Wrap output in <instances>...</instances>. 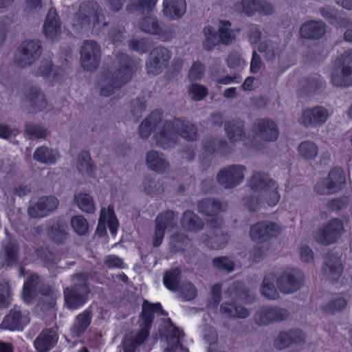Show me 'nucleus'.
Returning a JSON list of instances; mask_svg holds the SVG:
<instances>
[{
	"label": "nucleus",
	"mask_w": 352,
	"mask_h": 352,
	"mask_svg": "<svg viewBox=\"0 0 352 352\" xmlns=\"http://www.w3.org/2000/svg\"><path fill=\"white\" fill-rule=\"evenodd\" d=\"M245 171L246 168L243 165H229L218 172L217 181L225 188H234L242 183Z\"/></svg>",
	"instance_id": "obj_9"
},
{
	"label": "nucleus",
	"mask_w": 352,
	"mask_h": 352,
	"mask_svg": "<svg viewBox=\"0 0 352 352\" xmlns=\"http://www.w3.org/2000/svg\"><path fill=\"white\" fill-rule=\"evenodd\" d=\"M58 204L59 201L55 197H42L34 205L28 207V213L32 218H43L54 211Z\"/></svg>",
	"instance_id": "obj_19"
},
{
	"label": "nucleus",
	"mask_w": 352,
	"mask_h": 352,
	"mask_svg": "<svg viewBox=\"0 0 352 352\" xmlns=\"http://www.w3.org/2000/svg\"><path fill=\"white\" fill-rule=\"evenodd\" d=\"M248 290L244 283L240 280L234 281L226 289V293L237 298L243 299L248 296Z\"/></svg>",
	"instance_id": "obj_58"
},
{
	"label": "nucleus",
	"mask_w": 352,
	"mask_h": 352,
	"mask_svg": "<svg viewBox=\"0 0 352 352\" xmlns=\"http://www.w3.org/2000/svg\"><path fill=\"white\" fill-rule=\"evenodd\" d=\"M155 314L166 316L165 311L160 302H150L144 299L142 304V311L139 315L140 328L150 333L155 320Z\"/></svg>",
	"instance_id": "obj_13"
},
{
	"label": "nucleus",
	"mask_w": 352,
	"mask_h": 352,
	"mask_svg": "<svg viewBox=\"0 0 352 352\" xmlns=\"http://www.w3.org/2000/svg\"><path fill=\"white\" fill-rule=\"evenodd\" d=\"M204 241L206 246L212 250H221L226 245L228 241V236L221 230H214L210 235H206Z\"/></svg>",
	"instance_id": "obj_48"
},
{
	"label": "nucleus",
	"mask_w": 352,
	"mask_h": 352,
	"mask_svg": "<svg viewBox=\"0 0 352 352\" xmlns=\"http://www.w3.org/2000/svg\"><path fill=\"white\" fill-rule=\"evenodd\" d=\"M329 118L328 110L322 106H315L303 111L300 123L307 128H317L322 126Z\"/></svg>",
	"instance_id": "obj_17"
},
{
	"label": "nucleus",
	"mask_w": 352,
	"mask_h": 352,
	"mask_svg": "<svg viewBox=\"0 0 352 352\" xmlns=\"http://www.w3.org/2000/svg\"><path fill=\"white\" fill-rule=\"evenodd\" d=\"M203 158L202 163H207V166H209L214 154L217 153V140L214 138H210L203 141Z\"/></svg>",
	"instance_id": "obj_56"
},
{
	"label": "nucleus",
	"mask_w": 352,
	"mask_h": 352,
	"mask_svg": "<svg viewBox=\"0 0 352 352\" xmlns=\"http://www.w3.org/2000/svg\"><path fill=\"white\" fill-rule=\"evenodd\" d=\"M41 284V277L36 273L29 275L25 280L22 289V298L26 303L32 302L38 295Z\"/></svg>",
	"instance_id": "obj_29"
},
{
	"label": "nucleus",
	"mask_w": 352,
	"mask_h": 352,
	"mask_svg": "<svg viewBox=\"0 0 352 352\" xmlns=\"http://www.w3.org/2000/svg\"><path fill=\"white\" fill-rule=\"evenodd\" d=\"M64 73L65 71L60 67H57L54 69L52 62L47 61L40 65L35 72V75L45 78H48L52 75V81L59 82L63 80Z\"/></svg>",
	"instance_id": "obj_45"
},
{
	"label": "nucleus",
	"mask_w": 352,
	"mask_h": 352,
	"mask_svg": "<svg viewBox=\"0 0 352 352\" xmlns=\"http://www.w3.org/2000/svg\"><path fill=\"white\" fill-rule=\"evenodd\" d=\"M2 250L5 253V261L7 265L12 266L15 265L18 261L20 251V245L18 241L15 239H10L3 244Z\"/></svg>",
	"instance_id": "obj_47"
},
{
	"label": "nucleus",
	"mask_w": 352,
	"mask_h": 352,
	"mask_svg": "<svg viewBox=\"0 0 352 352\" xmlns=\"http://www.w3.org/2000/svg\"><path fill=\"white\" fill-rule=\"evenodd\" d=\"M306 343L305 333L299 329H291L287 331H281L274 340V346L278 350L292 346L296 351H300Z\"/></svg>",
	"instance_id": "obj_12"
},
{
	"label": "nucleus",
	"mask_w": 352,
	"mask_h": 352,
	"mask_svg": "<svg viewBox=\"0 0 352 352\" xmlns=\"http://www.w3.org/2000/svg\"><path fill=\"white\" fill-rule=\"evenodd\" d=\"M107 221L108 227L111 234H116L118 232L119 223L116 216L113 206H109L107 209L102 208L98 219V230L100 229L103 224V230L106 232L105 223Z\"/></svg>",
	"instance_id": "obj_39"
},
{
	"label": "nucleus",
	"mask_w": 352,
	"mask_h": 352,
	"mask_svg": "<svg viewBox=\"0 0 352 352\" xmlns=\"http://www.w3.org/2000/svg\"><path fill=\"white\" fill-rule=\"evenodd\" d=\"M280 233V228L277 223L268 221H258L250 227V235L252 241L256 243H263L272 237L277 236Z\"/></svg>",
	"instance_id": "obj_15"
},
{
	"label": "nucleus",
	"mask_w": 352,
	"mask_h": 352,
	"mask_svg": "<svg viewBox=\"0 0 352 352\" xmlns=\"http://www.w3.org/2000/svg\"><path fill=\"white\" fill-rule=\"evenodd\" d=\"M325 261L322 266V271L327 272L329 270V278L332 283H337L343 272L342 264L340 258L334 256L331 252H327L325 257Z\"/></svg>",
	"instance_id": "obj_31"
},
{
	"label": "nucleus",
	"mask_w": 352,
	"mask_h": 352,
	"mask_svg": "<svg viewBox=\"0 0 352 352\" xmlns=\"http://www.w3.org/2000/svg\"><path fill=\"white\" fill-rule=\"evenodd\" d=\"M129 48L140 54L148 52L153 47L152 40L149 38H141L140 39H131L128 42Z\"/></svg>",
	"instance_id": "obj_57"
},
{
	"label": "nucleus",
	"mask_w": 352,
	"mask_h": 352,
	"mask_svg": "<svg viewBox=\"0 0 352 352\" xmlns=\"http://www.w3.org/2000/svg\"><path fill=\"white\" fill-rule=\"evenodd\" d=\"M78 208L83 212L87 213L94 212L96 208L92 197L87 193H78L74 197Z\"/></svg>",
	"instance_id": "obj_55"
},
{
	"label": "nucleus",
	"mask_w": 352,
	"mask_h": 352,
	"mask_svg": "<svg viewBox=\"0 0 352 352\" xmlns=\"http://www.w3.org/2000/svg\"><path fill=\"white\" fill-rule=\"evenodd\" d=\"M163 113L160 110H153L140 123L138 133L141 138L147 139L151 132L156 129L162 120Z\"/></svg>",
	"instance_id": "obj_32"
},
{
	"label": "nucleus",
	"mask_w": 352,
	"mask_h": 352,
	"mask_svg": "<svg viewBox=\"0 0 352 352\" xmlns=\"http://www.w3.org/2000/svg\"><path fill=\"white\" fill-rule=\"evenodd\" d=\"M346 184V176L341 167H333L326 177L320 179L314 186V191L320 195H330L339 192Z\"/></svg>",
	"instance_id": "obj_5"
},
{
	"label": "nucleus",
	"mask_w": 352,
	"mask_h": 352,
	"mask_svg": "<svg viewBox=\"0 0 352 352\" xmlns=\"http://www.w3.org/2000/svg\"><path fill=\"white\" fill-rule=\"evenodd\" d=\"M24 131L30 139L45 138L47 135V130L38 124L27 122L24 125Z\"/></svg>",
	"instance_id": "obj_54"
},
{
	"label": "nucleus",
	"mask_w": 352,
	"mask_h": 352,
	"mask_svg": "<svg viewBox=\"0 0 352 352\" xmlns=\"http://www.w3.org/2000/svg\"><path fill=\"white\" fill-rule=\"evenodd\" d=\"M303 87L302 91L305 92L307 97L315 94L318 91L324 87L325 81L318 74H311L302 79Z\"/></svg>",
	"instance_id": "obj_44"
},
{
	"label": "nucleus",
	"mask_w": 352,
	"mask_h": 352,
	"mask_svg": "<svg viewBox=\"0 0 352 352\" xmlns=\"http://www.w3.org/2000/svg\"><path fill=\"white\" fill-rule=\"evenodd\" d=\"M162 153L151 150L146 154V162L148 168L156 173H164L168 168V162L162 157Z\"/></svg>",
	"instance_id": "obj_43"
},
{
	"label": "nucleus",
	"mask_w": 352,
	"mask_h": 352,
	"mask_svg": "<svg viewBox=\"0 0 352 352\" xmlns=\"http://www.w3.org/2000/svg\"><path fill=\"white\" fill-rule=\"evenodd\" d=\"M71 226L79 236H85L89 233V223L82 215H76L71 219Z\"/></svg>",
	"instance_id": "obj_59"
},
{
	"label": "nucleus",
	"mask_w": 352,
	"mask_h": 352,
	"mask_svg": "<svg viewBox=\"0 0 352 352\" xmlns=\"http://www.w3.org/2000/svg\"><path fill=\"white\" fill-rule=\"evenodd\" d=\"M181 270L176 267L166 271L163 277L164 287L171 292L179 289Z\"/></svg>",
	"instance_id": "obj_50"
},
{
	"label": "nucleus",
	"mask_w": 352,
	"mask_h": 352,
	"mask_svg": "<svg viewBox=\"0 0 352 352\" xmlns=\"http://www.w3.org/2000/svg\"><path fill=\"white\" fill-rule=\"evenodd\" d=\"M186 0H164L163 13L170 20L180 19L186 12Z\"/></svg>",
	"instance_id": "obj_35"
},
{
	"label": "nucleus",
	"mask_w": 352,
	"mask_h": 352,
	"mask_svg": "<svg viewBox=\"0 0 352 352\" xmlns=\"http://www.w3.org/2000/svg\"><path fill=\"white\" fill-rule=\"evenodd\" d=\"M274 280V274H267L263 278L261 292L267 298L275 300L279 298V293L275 287Z\"/></svg>",
	"instance_id": "obj_52"
},
{
	"label": "nucleus",
	"mask_w": 352,
	"mask_h": 352,
	"mask_svg": "<svg viewBox=\"0 0 352 352\" xmlns=\"http://www.w3.org/2000/svg\"><path fill=\"white\" fill-rule=\"evenodd\" d=\"M91 290L87 283L75 284L64 289L65 303L70 309H78L87 301Z\"/></svg>",
	"instance_id": "obj_11"
},
{
	"label": "nucleus",
	"mask_w": 352,
	"mask_h": 352,
	"mask_svg": "<svg viewBox=\"0 0 352 352\" xmlns=\"http://www.w3.org/2000/svg\"><path fill=\"white\" fill-rule=\"evenodd\" d=\"M139 28L144 32L157 35L165 40L171 38L173 34L171 30L163 29L155 19L149 16H145L140 21Z\"/></svg>",
	"instance_id": "obj_30"
},
{
	"label": "nucleus",
	"mask_w": 352,
	"mask_h": 352,
	"mask_svg": "<svg viewBox=\"0 0 352 352\" xmlns=\"http://www.w3.org/2000/svg\"><path fill=\"white\" fill-rule=\"evenodd\" d=\"M80 65L84 70L94 71L100 63L101 50L96 41L86 40L81 46Z\"/></svg>",
	"instance_id": "obj_7"
},
{
	"label": "nucleus",
	"mask_w": 352,
	"mask_h": 352,
	"mask_svg": "<svg viewBox=\"0 0 352 352\" xmlns=\"http://www.w3.org/2000/svg\"><path fill=\"white\" fill-rule=\"evenodd\" d=\"M248 184L254 192L258 193V196L250 195L244 199L245 204L250 212H256L264 201L271 207L278 203L280 199L278 186L267 173L255 172Z\"/></svg>",
	"instance_id": "obj_1"
},
{
	"label": "nucleus",
	"mask_w": 352,
	"mask_h": 352,
	"mask_svg": "<svg viewBox=\"0 0 352 352\" xmlns=\"http://www.w3.org/2000/svg\"><path fill=\"white\" fill-rule=\"evenodd\" d=\"M67 223L62 219L54 221L47 228V234L50 240L58 245L65 243L68 232Z\"/></svg>",
	"instance_id": "obj_34"
},
{
	"label": "nucleus",
	"mask_w": 352,
	"mask_h": 352,
	"mask_svg": "<svg viewBox=\"0 0 352 352\" xmlns=\"http://www.w3.org/2000/svg\"><path fill=\"white\" fill-rule=\"evenodd\" d=\"M42 47L38 40L24 41L19 47V54L15 55L14 63L19 67H26L39 58Z\"/></svg>",
	"instance_id": "obj_10"
},
{
	"label": "nucleus",
	"mask_w": 352,
	"mask_h": 352,
	"mask_svg": "<svg viewBox=\"0 0 352 352\" xmlns=\"http://www.w3.org/2000/svg\"><path fill=\"white\" fill-rule=\"evenodd\" d=\"M326 32V24L321 20H308L302 24L299 30L300 36L308 40H319Z\"/></svg>",
	"instance_id": "obj_23"
},
{
	"label": "nucleus",
	"mask_w": 352,
	"mask_h": 352,
	"mask_svg": "<svg viewBox=\"0 0 352 352\" xmlns=\"http://www.w3.org/2000/svg\"><path fill=\"white\" fill-rule=\"evenodd\" d=\"M34 159L43 164H55L60 155L57 151L42 146L36 148L33 155Z\"/></svg>",
	"instance_id": "obj_46"
},
{
	"label": "nucleus",
	"mask_w": 352,
	"mask_h": 352,
	"mask_svg": "<svg viewBox=\"0 0 352 352\" xmlns=\"http://www.w3.org/2000/svg\"><path fill=\"white\" fill-rule=\"evenodd\" d=\"M203 34L204 39L202 42L203 48L206 51H212L215 46L220 45L217 31L208 25L204 28Z\"/></svg>",
	"instance_id": "obj_51"
},
{
	"label": "nucleus",
	"mask_w": 352,
	"mask_h": 352,
	"mask_svg": "<svg viewBox=\"0 0 352 352\" xmlns=\"http://www.w3.org/2000/svg\"><path fill=\"white\" fill-rule=\"evenodd\" d=\"M175 216V214L173 210H164L157 214L155 220V224H160L165 230L168 228H173Z\"/></svg>",
	"instance_id": "obj_61"
},
{
	"label": "nucleus",
	"mask_w": 352,
	"mask_h": 352,
	"mask_svg": "<svg viewBox=\"0 0 352 352\" xmlns=\"http://www.w3.org/2000/svg\"><path fill=\"white\" fill-rule=\"evenodd\" d=\"M255 133L266 142L276 141L279 135L276 124L270 118L257 119L254 122Z\"/></svg>",
	"instance_id": "obj_22"
},
{
	"label": "nucleus",
	"mask_w": 352,
	"mask_h": 352,
	"mask_svg": "<svg viewBox=\"0 0 352 352\" xmlns=\"http://www.w3.org/2000/svg\"><path fill=\"white\" fill-rule=\"evenodd\" d=\"M30 322L29 313H22L20 308L15 306L6 315L0 324V328L9 331H23Z\"/></svg>",
	"instance_id": "obj_16"
},
{
	"label": "nucleus",
	"mask_w": 352,
	"mask_h": 352,
	"mask_svg": "<svg viewBox=\"0 0 352 352\" xmlns=\"http://www.w3.org/2000/svg\"><path fill=\"white\" fill-rule=\"evenodd\" d=\"M91 313L85 310L79 314L75 318L73 325L70 328V333L74 338H81L91 322Z\"/></svg>",
	"instance_id": "obj_37"
},
{
	"label": "nucleus",
	"mask_w": 352,
	"mask_h": 352,
	"mask_svg": "<svg viewBox=\"0 0 352 352\" xmlns=\"http://www.w3.org/2000/svg\"><path fill=\"white\" fill-rule=\"evenodd\" d=\"M321 16L331 25L336 28H348L350 25V20L346 14L339 11L335 7L325 6L319 8Z\"/></svg>",
	"instance_id": "obj_24"
},
{
	"label": "nucleus",
	"mask_w": 352,
	"mask_h": 352,
	"mask_svg": "<svg viewBox=\"0 0 352 352\" xmlns=\"http://www.w3.org/2000/svg\"><path fill=\"white\" fill-rule=\"evenodd\" d=\"M224 131L230 142L243 140L245 137V122L241 119H233L225 122Z\"/></svg>",
	"instance_id": "obj_33"
},
{
	"label": "nucleus",
	"mask_w": 352,
	"mask_h": 352,
	"mask_svg": "<svg viewBox=\"0 0 352 352\" xmlns=\"http://www.w3.org/2000/svg\"><path fill=\"white\" fill-rule=\"evenodd\" d=\"M60 32L61 22L60 17L55 9L50 8L43 24L45 36L52 41H54L57 40Z\"/></svg>",
	"instance_id": "obj_27"
},
{
	"label": "nucleus",
	"mask_w": 352,
	"mask_h": 352,
	"mask_svg": "<svg viewBox=\"0 0 352 352\" xmlns=\"http://www.w3.org/2000/svg\"><path fill=\"white\" fill-rule=\"evenodd\" d=\"M36 253L47 267H53L56 264V254L48 248H38Z\"/></svg>",
	"instance_id": "obj_63"
},
{
	"label": "nucleus",
	"mask_w": 352,
	"mask_h": 352,
	"mask_svg": "<svg viewBox=\"0 0 352 352\" xmlns=\"http://www.w3.org/2000/svg\"><path fill=\"white\" fill-rule=\"evenodd\" d=\"M347 301L342 297L336 298L322 307L321 309L327 314H333L336 311H342L346 308Z\"/></svg>",
	"instance_id": "obj_60"
},
{
	"label": "nucleus",
	"mask_w": 352,
	"mask_h": 352,
	"mask_svg": "<svg viewBox=\"0 0 352 352\" xmlns=\"http://www.w3.org/2000/svg\"><path fill=\"white\" fill-rule=\"evenodd\" d=\"M303 281V275L299 271L283 272L276 278V285L280 292L292 294L301 288Z\"/></svg>",
	"instance_id": "obj_18"
},
{
	"label": "nucleus",
	"mask_w": 352,
	"mask_h": 352,
	"mask_svg": "<svg viewBox=\"0 0 352 352\" xmlns=\"http://www.w3.org/2000/svg\"><path fill=\"white\" fill-rule=\"evenodd\" d=\"M298 151L300 156L302 158L311 160L317 156L318 148L314 142L305 140L299 144Z\"/></svg>",
	"instance_id": "obj_53"
},
{
	"label": "nucleus",
	"mask_w": 352,
	"mask_h": 352,
	"mask_svg": "<svg viewBox=\"0 0 352 352\" xmlns=\"http://www.w3.org/2000/svg\"><path fill=\"white\" fill-rule=\"evenodd\" d=\"M77 160V168L80 173L86 175L89 177L95 176L96 167L91 160L89 151H81L78 154Z\"/></svg>",
	"instance_id": "obj_41"
},
{
	"label": "nucleus",
	"mask_w": 352,
	"mask_h": 352,
	"mask_svg": "<svg viewBox=\"0 0 352 352\" xmlns=\"http://www.w3.org/2000/svg\"><path fill=\"white\" fill-rule=\"evenodd\" d=\"M120 67L110 74L108 82L100 89V94L108 97L129 82L135 72L133 62L131 56L122 53L118 57Z\"/></svg>",
	"instance_id": "obj_3"
},
{
	"label": "nucleus",
	"mask_w": 352,
	"mask_h": 352,
	"mask_svg": "<svg viewBox=\"0 0 352 352\" xmlns=\"http://www.w3.org/2000/svg\"><path fill=\"white\" fill-rule=\"evenodd\" d=\"M335 65L341 69L340 74L332 72L331 81L336 87L352 85V49L344 51L335 60Z\"/></svg>",
	"instance_id": "obj_6"
},
{
	"label": "nucleus",
	"mask_w": 352,
	"mask_h": 352,
	"mask_svg": "<svg viewBox=\"0 0 352 352\" xmlns=\"http://www.w3.org/2000/svg\"><path fill=\"white\" fill-rule=\"evenodd\" d=\"M197 210L204 216H216L222 211V204L215 198H204L198 201Z\"/></svg>",
	"instance_id": "obj_40"
},
{
	"label": "nucleus",
	"mask_w": 352,
	"mask_h": 352,
	"mask_svg": "<svg viewBox=\"0 0 352 352\" xmlns=\"http://www.w3.org/2000/svg\"><path fill=\"white\" fill-rule=\"evenodd\" d=\"M220 312L229 318H246L250 316L249 310L234 301H225L220 305Z\"/></svg>",
	"instance_id": "obj_38"
},
{
	"label": "nucleus",
	"mask_w": 352,
	"mask_h": 352,
	"mask_svg": "<svg viewBox=\"0 0 352 352\" xmlns=\"http://www.w3.org/2000/svg\"><path fill=\"white\" fill-rule=\"evenodd\" d=\"M274 11L272 3L266 0H241V13L247 16H252L255 13L262 16H268Z\"/></svg>",
	"instance_id": "obj_21"
},
{
	"label": "nucleus",
	"mask_w": 352,
	"mask_h": 352,
	"mask_svg": "<svg viewBox=\"0 0 352 352\" xmlns=\"http://www.w3.org/2000/svg\"><path fill=\"white\" fill-rule=\"evenodd\" d=\"M217 33L220 45H230L236 38L234 32L231 29V22L228 20L219 21Z\"/></svg>",
	"instance_id": "obj_49"
},
{
	"label": "nucleus",
	"mask_w": 352,
	"mask_h": 352,
	"mask_svg": "<svg viewBox=\"0 0 352 352\" xmlns=\"http://www.w3.org/2000/svg\"><path fill=\"white\" fill-rule=\"evenodd\" d=\"M182 227L188 231L197 232L203 229L202 219L192 210H186L181 218Z\"/></svg>",
	"instance_id": "obj_42"
},
{
	"label": "nucleus",
	"mask_w": 352,
	"mask_h": 352,
	"mask_svg": "<svg viewBox=\"0 0 352 352\" xmlns=\"http://www.w3.org/2000/svg\"><path fill=\"white\" fill-rule=\"evenodd\" d=\"M58 335L52 328L43 329L34 342V346L38 352H48L58 343Z\"/></svg>",
	"instance_id": "obj_25"
},
{
	"label": "nucleus",
	"mask_w": 352,
	"mask_h": 352,
	"mask_svg": "<svg viewBox=\"0 0 352 352\" xmlns=\"http://www.w3.org/2000/svg\"><path fill=\"white\" fill-rule=\"evenodd\" d=\"M212 264L215 269L227 272H232L235 266L234 261L226 256L214 257Z\"/></svg>",
	"instance_id": "obj_62"
},
{
	"label": "nucleus",
	"mask_w": 352,
	"mask_h": 352,
	"mask_svg": "<svg viewBox=\"0 0 352 352\" xmlns=\"http://www.w3.org/2000/svg\"><path fill=\"white\" fill-rule=\"evenodd\" d=\"M26 98L30 102L29 111L32 113L43 111L47 104L45 94L38 87H32L28 91Z\"/></svg>",
	"instance_id": "obj_36"
},
{
	"label": "nucleus",
	"mask_w": 352,
	"mask_h": 352,
	"mask_svg": "<svg viewBox=\"0 0 352 352\" xmlns=\"http://www.w3.org/2000/svg\"><path fill=\"white\" fill-rule=\"evenodd\" d=\"M344 231L342 221L338 218H333L318 229L316 239L322 245H331L337 242Z\"/></svg>",
	"instance_id": "obj_8"
},
{
	"label": "nucleus",
	"mask_w": 352,
	"mask_h": 352,
	"mask_svg": "<svg viewBox=\"0 0 352 352\" xmlns=\"http://www.w3.org/2000/svg\"><path fill=\"white\" fill-rule=\"evenodd\" d=\"M198 130L196 124L186 118L175 117L173 120H165L159 131L155 135L157 146L167 149L173 147L179 136L188 142L197 140Z\"/></svg>",
	"instance_id": "obj_2"
},
{
	"label": "nucleus",
	"mask_w": 352,
	"mask_h": 352,
	"mask_svg": "<svg viewBox=\"0 0 352 352\" xmlns=\"http://www.w3.org/2000/svg\"><path fill=\"white\" fill-rule=\"evenodd\" d=\"M149 336L150 333L141 328L136 332L126 333L121 342L123 352H135L147 341Z\"/></svg>",
	"instance_id": "obj_26"
},
{
	"label": "nucleus",
	"mask_w": 352,
	"mask_h": 352,
	"mask_svg": "<svg viewBox=\"0 0 352 352\" xmlns=\"http://www.w3.org/2000/svg\"><path fill=\"white\" fill-rule=\"evenodd\" d=\"M171 58L170 52L164 47L158 46L150 53L149 58L146 63L148 74L157 75L166 68Z\"/></svg>",
	"instance_id": "obj_14"
},
{
	"label": "nucleus",
	"mask_w": 352,
	"mask_h": 352,
	"mask_svg": "<svg viewBox=\"0 0 352 352\" xmlns=\"http://www.w3.org/2000/svg\"><path fill=\"white\" fill-rule=\"evenodd\" d=\"M188 91L192 94V99L194 101H200L208 94V89L206 87L196 82L190 85Z\"/></svg>",
	"instance_id": "obj_64"
},
{
	"label": "nucleus",
	"mask_w": 352,
	"mask_h": 352,
	"mask_svg": "<svg viewBox=\"0 0 352 352\" xmlns=\"http://www.w3.org/2000/svg\"><path fill=\"white\" fill-rule=\"evenodd\" d=\"M39 294L41 296L38 305L41 310L47 312L55 309L58 296V291L48 284H43L39 288Z\"/></svg>",
	"instance_id": "obj_28"
},
{
	"label": "nucleus",
	"mask_w": 352,
	"mask_h": 352,
	"mask_svg": "<svg viewBox=\"0 0 352 352\" xmlns=\"http://www.w3.org/2000/svg\"><path fill=\"white\" fill-rule=\"evenodd\" d=\"M288 316L286 309L279 307H263L255 314V321L259 325L285 320Z\"/></svg>",
	"instance_id": "obj_20"
},
{
	"label": "nucleus",
	"mask_w": 352,
	"mask_h": 352,
	"mask_svg": "<svg viewBox=\"0 0 352 352\" xmlns=\"http://www.w3.org/2000/svg\"><path fill=\"white\" fill-rule=\"evenodd\" d=\"M100 6L93 1H84L74 14L73 25L77 28H90L100 30L107 25Z\"/></svg>",
	"instance_id": "obj_4"
}]
</instances>
